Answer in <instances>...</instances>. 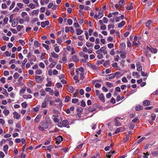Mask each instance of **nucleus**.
Here are the masks:
<instances>
[{"label": "nucleus", "instance_id": "f257e3e1", "mask_svg": "<svg viewBox=\"0 0 158 158\" xmlns=\"http://www.w3.org/2000/svg\"><path fill=\"white\" fill-rule=\"evenodd\" d=\"M35 79L36 80L35 81L37 83L39 82H41L44 80V77H41L40 76H35Z\"/></svg>", "mask_w": 158, "mask_h": 158}, {"label": "nucleus", "instance_id": "f03ea898", "mask_svg": "<svg viewBox=\"0 0 158 158\" xmlns=\"http://www.w3.org/2000/svg\"><path fill=\"white\" fill-rule=\"evenodd\" d=\"M139 72L141 73V76L143 77H146L147 75V72H145L144 71L142 70V67L141 66L139 65Z\"/></svg>", "mask_w": 158, "mask_h": 158}, {"label": "nucleus", "instance_id": "7ed1b4c3", "mask_svg": "<svg viewBox=\"0 0 158 158\" xmlns=\"http://www.w3.org/2000/svg\"><path fill=\"white\" fill-rule=\"evenodd\" d=\"M93 107H94V108L89 107V108L87 109V110L91 112H93V111H96L97 110V108H97L98 107L96 103H95L93 106Z\"/></svg>", "mask_w": 158, "mask_h": 158}, {"label": "nucleus", "instance_id": "20e7f679", "mask_svg": "<svg viewBox=\"0 0 158 158\" xmlns=\"http://www.w3.org/2000/svg\"><path fill=\"white\" fill-rule=\"evenodd\" d=\"M56 144H58L63 140V138L61 136L57 137L56 139Z\"/></svg>", "mask_w": 158, "mask_h": 158}, {"label": "nucleus", "instance_id": "39448f33", "mask_svg": "<svg viewBox=\"0 0 158 158\" xmlns=\"http://www.w3.org/2000/svg\"><path fill=\"white\" fill-rule=\"evenodd\" d=\"M69 124V122L67 120H64L63 121H62V123L61 124V126L60 127L63 126L65 127L67 125H68Z\"/></svg>", "mask_w": 158, "mask_h": 158}, {"label": "nucleus", "instance_id": "423d86ee", "mask_svg": "<svg viewBox=\"0 0 158 158\" xmlns=\"http://www.w3.org/2000/svg\"><path fill=\"white\" fill-rule=\"evenodd\" d=\"M106 79L107 80L113 79L114 78V75L113 73H112L110 74L107 75L106 76Z\"/></svg>", "mask_w": 158, "mask_h": 158}, {"label": "nucleus", "instance_id": "0eeeda50", "mask_svg": "<svg viewBox=\"0 0 158 158\" xmlns=\"http://www.w3.org/2000/svg\"><path fill=\"white\" fill-rule=\"evenodd\" d=\"M14 115V118H16L17 119H18L21 116V115L19 114L17 112H15L13 113Z\"/></svg>", "mask_w": 158, "mask_h": 158}, {"label": "nucleus", "instance_id": "6e6552de", "mask_svg": "<svg viewBox=\"0 0 158 158\" xmlns=\"http://www.w3.org/2000/svg\"><path fill=\"white\" fill-rule=\"evenodd\" d=\"M48 123H47L46 122V123L44 121H43L41 123V126L44 128L45 129L47 128L48 127Z\"/></svg>", "mask_w": 158, "mask_h": 158}, {"label": "nucleus", "instance_id": "1a4fd4ad", "mask_svg": "<svg viewBox=\"0 0 158 158\" xmlns=\"http://www.w3.org/2000/svg\"><path fill=\"white\" fill-rule=\"evenodd\" d=\"M13 23H12V26L13 27H15L17 26L18 23V20L17 19H13Z\"/></svg>", "mask_w": 158, "mask_h": 158}, {"label": "nucleus", "instance_id": "9d476101", "mask_svg": "<svg viewBox=\"0 0 158 158\" xmlns=\"http://www.w3.org/2000/svg\"><path fill=\"white\" fill-rule=\"evenodd\" d=\"M72 59L74 62H77L79 61V58L76 55L73 56H72Z\"/></svg>", "mask_w": 158, "mask_h": 158}, {"label": "nucleus", "instance_id": "9b49d317", "mask_svg": "<svg viewBox=\"0 0 158 158\" xmlns=\"http://www.w3.org/2000/svg\"><path fill=\"white\" fill-rule=\"evenodd\" d=\"M150 104V101L149 100H146L144 101L143 102V105L144 106H149Z\"/></svg>", "mask_w": 158, "mask_h": 158}, {"label": "nucleus", "instance_id": "f8f14e48", "mask_svg": "<svg viewBox=\"0 0 158 158\" xmlns=\"http://www.w3.org/2000/svg\"><path fill=\"white\" fill-rule=\"evenodd\" d=\"M124 129V128L123 127H118V128H117L116 129L113 135H114V134H117L118 133L121 132V131H120V130H123Z\"/></svg>", "mask_w": 158, "mask_h": 158}, {"label": "nucleus", "instance_id": "ddd939ff", "mask_svg": "<svg viewBox=\"0 0 158 158\" xmlns=\"http://www.w3.org/2000/svg\"><path fill=\"white\" fill-rule=\"evenodd\" d=\"M99 99L103 102H105L104 97L103 94L102 93L101 94L99 95Z\"/></svg>", "mask_w": 158, "mask_h": 158}, {"label": "nucleus", "instance_id": "4468645a", "mask_svg": "<svg viewBox=\"0 0 158 158\" xmlns=\"http://www.w3.org/2000/svg\"><path fill=\"white\" fill-rule=\"evenodd\" d=\"M115 125L116 126H119L121 125V123L116 118L114 119Z\"/></svg>", "mask_w": 158, "mask_h": 158}, {"label": "nucleus", "instance_id": "2eb2a0df", "mask_svg": "<svg viewBox=\"0 0 158 158\" xmlns=\"http://www.w3.org/2000/svg\"><path fill=\"white\" fill-rule=\"evenodd\" d=\"M45 119L47 123L50 124L52 123V121L50 120L49 117L46 116L45 117Z\"/></svg>", "mask_w": 158, "mask_h": 158}, {"label": "nucleus", "instance_id": "dca6fc26", "mask_svg": "<svg viewBox=\"0 0 158 158\" xmlns=\"http://www.w3.org/2000/svg\"><path fill=\"white\" fill-rule=\"evenodd\" d=\"M104 11L103 10H99L98 14V18L100 19L102 17L103 15Z\"/></svg>", "mask_w": 158, "mask_h": 158}, {"label": "nucleus", "instance_id": "f3484780", "mask_svg": "<svg viewBox=\"0 0 158 158\" xmlns=\"http://www.w3.org/2000/svg\"><path fill=\"white\" fill-rule=\"evenodd\" d=\"M67 90L69 92L72 93L75 90V88L72 86H69L68 87Z\"/></svg>", "mask_w": 158, "mask_h": 158}, {"label": "nucleus", "instance_id": "a211bd4d", "mask_svg": "<svg viewBox=\"0 0 158 158\" xmlns=\"http://www.w3.org/2000/svg\"><path fill=\"white\" fill-rule=\"evenodd\" d=\"M41 118V116L40 115H38L35 119V121L36 123L39 122L40 121V119Z\"/></svg>", "mask_w": 158, "mask_h": 158}, {"label": "nucleus", "instance_id": "6ab92c4d", "mask_svg": "<svg viewBox=\"0 0 158 158\" xmlns=\"http://www.w3.org/2000/svg\"><path fill=\"white\" fill-rule=\"evenodd\" d=\"M76 31L77 32L76 34L77 35H80L83 32V31L82 30L79 29H76Z\"/></svg>", "mask_w": 158, "mask_h": 158}, {"label": "nucleus", "instance_id": "aec40b11", "mask_svg": "<svg viewBox=\"0 0 158 158\" xmlns=\"http://www.w3.org/2000/svg\"><path fill=\"white\" fill-rule=\"evenodd\" d=\"M27 60L26 58H25L22 62V67L23 69H24L25 68V65L26 63L27 62Z\"/></svg>", "mask_w": 158, "mask_h": 158}, {"label": "nucleus", "instance_id": "412c9836", "mask_svg": "<svg viewBox=\"0 0 158 158\" xmlns=\"http://www.w3.org/2000/svg\"><path fill=\"white\" fill-rule=\"evenodd\" d=\"M115 152V151L112 150L110 151V152H109L108 154H106V156L108 158H110L111 157V155L114 153Z\"/></svg>", "mask_w": 158, "mask_h": 158}, {"label": "nucleus", "instance_id": "4be33fe9", "mask_svg": "<svg viewBox=\"0 0 158 158\" xmlns=\"http://www.w3.org/2000/svg\"><path fill=\"white\" fill-rule=\"evenodd\" d=\"M83 110V109L81 107H78L77 108V112H78V113H77V114L78 115V116L79 115V112L80 113Z\"/></svg>", "mask_w": 158, "mask_h": 158}, {"label": "nucleus", "instance_id": "5701e85b", "mask_svg": "<svg viewBox=\"0 0 158 158\" xmlns=\"http://www.w3.org/2000/svg\"><path fill=\"white\" fill-rule=\"evenodd\" d=\"M125 23V22L124 21H122L121 22L119 23L118 25V26L119 27H121L124 26Z\"/></svg>", "mask_w": 158, "mask_h": 158}, {"label": "nucleus", "instance_id": "b1692460", "mask_svg": "<svg viewBox=\"0 0 158 158\" xmlns=\"http://www.w3.org/2000/svg\"><path fill=\"white\" fill-rule=\"evenodd\" d=\"M129 134L130 132H129L128 134L126 135V138L124 139V142H126L127 140L129 139Z\"/></svg>", "mask_w": 158, "mask_h": 158}, {"label": "nucleus", "instance_id": "393cba45", "mask_svg": "<svg viewBox=\"0 0 158 158\" xmlns=\"http://www.w3.org/2000/svg\"><path fill=\"white\" fill-rule=\"evenodd\" d=\"M51 55L54 58H57L58 57V56L54 52L52 53Z\"/></svg>", "mask_w": 158, "mask_h": 158}, {"label": "nucleus", "instance_id": "a878e982", "mask_svg": "<svg viewBox=\"0 0 158 158\" xmlns=\"http://www.w3.org/2000/svg\"><path fill=\"white\" fill-rule=\"evenodd\" d=\"M34 44L35 46L36 47H38L40 46L41 45L40 43H39L37 41H35L34 43Z\"/></svg>", "mask_w": 158, "mask_h": 158}, {"label": "nucleus", "instance_id": "bb28decb", "mask_svg": "<svg viewBox=\"0 0 158 158\" xmlns=\"http://www.w3.org/2000/svg\"><path fill=\"white\" fill-rule=\"evenodd\" d=\"M23 97L25 99L31 98H32V96L30 94L27 95H23Z\"/></svg>", "mask_w": 158, "mask_h": 158}, {"label": "nucleus", "instance_id": "cd10ccee", "mask_svg": "<svg viewBox=\"0 0 158 158\" xmlns=\"http://www.w3.org/2000/svg\"><path fill=\"white\" fill-rule=\"evenodd\" d=\"M118 4L120 6H124L125 4V1L124 0H121L119 2Z\"/></svg>", "mask_w": 158, "mask_h": 158}, {"label": "nucleus", "instance_id": "c85d7f7f", "mask_svg": "<svg viewBox=\"0 0 158 158\" xmlns=\"http://www.w3.org/2000/svg\"><path fill=\"white\" fill-rule=\"evenodd\" d=\"M3 112L5 115L7 116L9 114L10 111L8 110L5 109L4 110Z\"/></svg>", "mask_w": 158, "mask_h": 158}, {"label": "nucleus", "instance_id": "c756f323", "mask_svg": "<svg viewBox=\"0 0 158 158\" xmlns=\"http://www.w3.org/2000/svg\"><path fill=\"white\" fill-rule=\"evenodd\" d=\"M23 25H19L17 26V29L18 31H20L21 29L23 28Z\"/></svg>", "mask_w": 158, "mask_h": 158}, {"label": "nucleus", "instance_id": "7c9ffc66", "mask_svg": "<svg viewBox=\"0 0 158 158\" xmlns=\"http://www.w3.org/2000/svg\"><path fill=\"white\" fill-rule=\"evenodd\" d=\"M120 74V72H117L114 73H113L114 75V77L116 76V78H118L120 77V76H118Z\"/></svg>", "mask_w": 158, "mask_h": 158}, {"label": "nucleus", "instance_id": "2f4dec72", "mask_svg": "<svg viewBox=\"0 0 158 158\" xmlns=\"http://www.w3.org/2000/svg\"><path fill=\"white\" fill-rule=\"evenodd\" d=\"M35 73L36 74L40 75L42 73V71L40 69H38L35 71Z\"/></svg>", "mask_w": 158, "mask_h": 158}, {"label": "nucleus", "instance_id": "473e14b6", "mask_svg": "<svg viewBox=\"0 0 158 158\" xmlns=\"http://www.w3.org/2000/svg\"><path fill=\"white\" fill-rule=\"evenodd\" d=\"M56 63L55 61H53L52 63L49 65V67L50 68H52V67H54L56 65Z\"/></svg>", "mask_w": 158, "mask_h": 158}, {"label": "nucleus", "instance_id": "72a5a7b5", "mask_svg": "<svg viewBox=\"0 0 158 158\" xmlns=\"http://www.w3.org/2000/svg\"><path fill=\"white\" fill-rule=\"evenodd\" d=\"M22 106L23 108H26L27 106V104L26 102H24L22 103Z\"/></svg>", "mask_w": 158, "mask_h": 158}, {"label": "nucleus", "instance_id": "f704fd0d", "mask_svg": "<svg viewBox=\"0 0 158 158\" xmlns=\"http://www.w3.org/2000/svg\"><path fill=\"white\" fill-rule=\"evenodd\" d=\"M86 104L85 101L82 100L81 102V106L83 107L85 106Z\"/></svg>", "mask_w": 158, "mask_h": 158}, {"label": "nucleus", "instance_id": "c9c22d12", "mask_svg": "<svg viewBox=\"0 0 158 158\" xmlns=\"http://www.w3.org/2000/svg\"><path fill=\"white\" fill-rule=\"evenodd\" d=\"M156 117V115L155 114H153L151 115V117L152 121H154Z\"/></svg>", "mask_w": 158, "mask_h": 158}, {"label": "nucleus", "instance_id": "e433bc0d", "mask_svg": "<svg viewBox=\"0 0 158 158\" xmlns=\"http://www.w3.org/2000/svg\"><path fill=\"white\" fill-rule=\"evenodd\" d=\"M86 46L88 47H91L93 46V44L90 43L88 42H87L86 43Z\"/></svg>", "mask_w": 158, "mask_h": 158}, {"label": "nucleus", "instance_id": "4c0bfd02", "mask_svg": "<svg viewBox=\"0 0 158 158\" xmlns=\"http://www.w3.org/2000/svg\"><path fill=\"white\" fill-rule=\"evenodd\" d=\"M106 85L108 86L110 88L113 87V85L112 84L110 83L109 82H106Z\"/></svg>", "mask_w": 158, "mask_h": 158}, {"label": "nucleus", "instance_id": "58836bf2", "mask_svg": "<svg viewBox=\"0 0 158 158\" xmlns=\"http://www.w3.org/2000/svg\"><path fill=\"white\" fill-rule=\"evenodd\" d=\"M15 5V3L14 2H12L11 5L9 7V10H12L13 8L14 7Z\"/></svg>", "mask_w": 158, "mask_h": 158}, {"label": "nucleus", "instance_id": "ea45409f", "mask_svg": "<svg viewBox=\"0 0 158 158\" xmlns=\"http://www.w3.org/2000/svg\"><path fill=\"white\" fill-rule=\"evenodd\" d=\"M19 75L17 73H15L14 74V77L15 78V79H16L18 78V77H19Z\"/></svg>", "mask_w": 158, "mask_h": 158}, {"label": "nucleus", "instance_id": "a19ab883", "mask_svg": "<svg viewBox=\"0 0 158 158\" xmlns=\"http://www.w3.org/2000/svg\"><path fill=\"white\" fill-rule=\"evenodd\" d=\"M39 12V10H33L32 11V14L33 15H37Z\"/></svg>", "mask_w": 158, "mask_h": 158}, {"label": "nucleus", "instance_id": "79ce46f5", "mask_svg": "<svg viewBox=\"0 0 158 158\" xmlns=\"http://www.w3.org/2000/svg\"><path fill=\"white\" fill-rule=\"evenodd\" d=\"M40 92L41 93V95L42 96H44L46 94V92L44 91V90H41L40 91Z\"/></svg>", "mask_w": 158, "mask_h": 158}, {"label": "nucleus", "instance_id": "37998d69", "mask_svg": "<svg viewBox=\"0 0 158 158\" xmlns=\"http://www.w3.org/2000/svg\"><path fill=\"white\" fill-rule=\"evenodd\" d=\"M45 90L47 92H50L51 93H52L53 91V90L52 89H51L50 88H46Z\"/></svg>", "mask_w": 158, "mask_h": 158}, {"label": "nucleus", "instance_id": "c03bdc74", "mask_svg": "<svg viewBox=\"0 0 158 158\" xmlns=\"http://www.w3.org/2000/svg\"><path fill=\"white\" fill-rule=\"evenodd\" d=\"M79 100L78 99L75 98L73 99L72 100V102L73 103H76Z\"/></svg>", "mask_w": 158, "mask_h": 158}, {"label": "nucleus", "instance_id": "a18cd8bd", "mask_svg": "<svg viewBox=\"0 0 158 158\" xmlns=\"http://www.w3.org/2000/svg\"><path fill=\"white\" fill-rule=\"evenodd\" d=\"M8 20V19L7 17H5L3 20V23L4 24H6L7 23V21Z\"/></svg>", "mask_w": 158, "mask_h": 158}, {"label": "nucleus", "instance_id": "49530a36", "mask_svg": "<svg viewBox=\"0 0 158 158\" xmlns=\"http://www.w3.org/2000/svg\"><path fill=\"white\" fill-rule=\"evenodd\" d=\"M39 66L40 67H41L43 69H44L45 68V65L43 63L41 62L39 64Z\"/></svg>", "mask_w": 158, "mask_h": 158}, {"label": "nucleus", "instance_id": "de8ad7c7", "mask_svg": "<svg viewBox=\"0 0 158 158\" xmlns=\"http://www.w3.org/2000/svg\"><path fill=\"white\" fill-rule=\"evenodd\" d=\"M51 97L47 95L46 96L45 98V101L47 102H48L49 101V99L51 98Z\"/></svg>", "mask_w": 158, "mask_h": 158}, {"label": "nucleus", "instance_id": "09e8293b", "mask_svg": "<svg viewBox=\"0 0 158 158\" xmlns=\"http://www.w3.org/2000/svg\"><path fill=\"white\" fill-rule=\"evenodd\" d=\"M114 44L112 43H110L107 45L108 47L110 48H111L114 47Z\"/></svg>", "mask_w": 158, "mask_h": 158}, {"label": "nucleus", "instance_id": "8fccbe9b", "mask_svg": "<svg viewBox=\"0 0 158 158\" xmlns=\"http://www.w3.org/2000/svg\"><path fill=\"white\" fill-rule=\"evenodd\" d=\"M70 100V97L68 96H66L65 98V102H68Z\"/></svg>", "mask_w": 158, "mask_h": 158}, {"label": "nucleus", "instance_id": "3c124183", "mask_svg": "<svg viewBox=\"0 0 158 158\" xmlns=\"http://www.w3.org/2000/svg\"><path fill=\"white\" fill-rule=\"evenodd\" d=\"M106 48L105 47H102L100 49V51L101 52H103L105 51V50L106 49Z\"/></svg>", "mask_w": 158, "mask_h": 158}, {"label": "nucleus", "instance_id": "603ef678", "mask_svg": "<svg viewBox=\"0 0 158 158\" xmlns=\"http://www.w3.org/2000/svg\"><path fill=\"white\" fill-rule=\"evenodd\" d=\"M43 46L46 49L48 50L49 49V46L48 45L44 44H42Z\"/></svg>", "mask_w": 158, "mask_h": 158}, {"label": "nucleus", "instance_id": "864d4df0", "mask_svg": "<svg viewBox=\"0 0 158 158\" xmlns=\"http://www.w3.org/2000/svg\"><path fill=\"white\" fill-rule=\"evenodd\" d=\"M19 42L20 44H21V45L23 46H24L25 44V42L23 40H19Z\"/></svg>", "mask_w": 158, "mask_h": 158}, {"label": "nucleus", "instance_id": "5fc2aeb1", "mask_svg": "<svg viewBox=\"0 0 158 158\" xmlns=\"http://www.w3.org/2000/svg\"><path fill=\"white\" fill-rule=\"evenodd\" d=\"M46 103L47 102H44L42 103L41 105V107L43 108H44L46 107Z\"/></svg>", "mask_w": 158, "mask_h": 158}, {"label": "nucleus", "instance_id": "6e6d98bb", "mask_svg": "<svg viewBox=\"0 0 158 158\" xmlns=\"http://www.w3.org/2000/svg\"><path fill=\"white\" fill-rule=\"evenodd\" d=\"M29 6L31 8L33 9L35 8V5L32 3H31L29 5Z\"/></svg>", "mask_w": 158, "mask_h": 158}, {"label": "nucleus", "instance_id": "4d7b16f0", "mask_svg": "<svg viewBox=\"0 0 158 158\" xmlns=\"http://www.w3.org/2000/svg\"><path fill=\"white\" fill-rule=\"evenodd\" d=\"M52 85V83L51 81H49L46 84V86L47 87L51 86Z\"/></svg>", "mask_w": 158, "mask_h": 158}, {"label": "nucleus", "instance_id": "13d9d810", "mask_svg": "<svg viewBox=\"0 0 158 158\" xmlns=\"http://www.w3.org/2000/svg\"><path fill=\"white\" fill-rule=\"evenodd\" d=\"M100 28L102 30H105L106 29V26L105 24H103L101 26Z\"/></svg>", "mask_w": 158, "mask_h": 158}, {"label": "nucleus", "instance_id": "bf43d9fd", "mask_svg": "<svg viewBox=\"0 0 158 158\" xmlns=\"http://www.w3.org/2000/svg\"><path fill=\"white\" fill-rule=\"evenodd\" d=\"M152 21L151 20H149L148 21L147 23L146 24V25L147 27H149L150 24L152 23Z\"/></svg>", "mask_w": 158, "mask_h": 158}, {"label": "nucleus", "instance_id": "052dcab7", "mask_svg": "<svg viewBox=\"0 0 158 158\" xmlns=\"http://www.w3.org/2000/svg\"><path fill=\"white\" fill-rule=\"evenodd\" d=\"M147 49L148 52H151V53L152 52V50L150 48L148 47V46H147Z\"/></svg>", "mask_w": 158, "mask_h": 158}, {"label": "nucleus", "instance_id": "680f3d73", "mask_svg": "<svg viewBox=\"0 0 158 158\" xmlns=\"http://www.w3.org/2000/svg\"><path fill=\"white\" fill-rule=\"evenodd\" d=\"M0 81L2 83H5V78L4 77H2Z\"/></svg>", "mask_w": 158, "mask_h": 158}, {"label": "nucleus", "instance_id": "e2e57ef3", "mask_svg": "<svg viewBox=\"0 0 158 158\" xmlns=\"http://www.w3.org/2000/svg\"><path fill=\"white\" fill-rule=\"evenodd\" d=\"M84 73H81L80 74V78L81 79V80H83L84 78Z\"/></svg>", "mask_w": 158, "mask_h": 158}, {"label": "nucleus", "instance_id": "0e129e2a", "mask_svg": "<svg viewBox=\"0 0 158 158\" xmlns=\"http://www.w3.org/2000/svg\"><path fill=\"white\" fill-rule=\"evenodd\" d=\"M83 143H81L80 144V145H78L76 148V149H80L82 147V146L83 145Z\"/></svg>", "mask_w": 158, "mask_h": 158}, {"label": "nucleus", "instance_id": "69168bd1", "mask_svg": "<svg viewBox=\"0 0 158 158\" xmlns=\"http://www.w3.org/2000/svg\"><path fill=\"white\" fill-rule=\"evenodd\" d=\"M110 63V61L109 60H106V61L103 64V65L104 66H106L108 64H109Z\"/></svg>", "mask_w": 158, "mask_h": 158}, {"label": "nucleus", "instance_id": "338daca9", "mask_svg": "<svg viewBox=\"0 0 158 158\" xmlns=\"http://www.w3.org/2000/svg\"><path fill=\"white\" fill-rule=\"evenodd\" d=\"M148 6L149 7H152L153 5H152V2L151 1H149L147 3Z\"/></svg>", "mask_w": 158, "mask_h": 158}, {"label": "nucleus", "instance_id": "774afa93", "mask_svg": "<svg viewBox=\"0 0 158 158\" xmlns=\"http://www.w3.org/2000/svg\"><path fill=\"white\" fill-rule=\"evenodd\" d=\"M67 22L69 25H71L72 24V21L70 19H68L67 20Z\"/></svg>", "mask_w": 158, "mask_h": 158}]
</instances>
